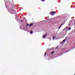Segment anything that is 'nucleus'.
Returning <instances> with one entry per match:
<instances>
[{
  "label": "nucleus",
  "mask_w": 75,
  "mask_h": 75,
  "mask_svg": "<svg viewBox=\"0 0 75 75\" xmlns=\"http://www.w3.org/2000/svg\"><path fill=\"white\" fill-rule=\"evenodd\" d=\"M8 11L10 13H11V14H13L14 13V10L12 9H8Z\"/></svg>",
  "instance_id": "f257e3e1"
},
{
  "label": "nucleus",
  "mask_w": 75,
  "mask_h": 75,
  "mask_svg": "<svg viewBox=\"0 0 75 75\" xmlns=\"http://www.w3.org/2000/svg\"><path fill=\"white\" fill-rule=\"evenodd\" d=\"M55 13V12L53 11L51 12V14L52 16H54Z\"/></svg>",
  "instance_id": "f03ea898"
},
{
  "label": "nucleus",
  "mask_w": 75,
  "mask_h": 75,
  "mask_svg": "<svg viewBox=\"0 0 75 75\" xmlns=\"http://www.w3.org/2000/svg\"><path fill=\"white\" fill-rule=\"evenodd\" d=\"M47 35V34H45V35H43L42 36V37H43V38H47V37L46 36Z\"/></svg>",
  "instance_id": "7ed1b4c3"
},
{
  "label": "nucleus",
  "mask_w": 75,
  "mask_h": 75,
  "mask_svg": "<svg viewBox=\"0 0 75 75\" xmlns=\"http://www.w3.org/2000/svg\"><path fill=\"white\" fill-rule=\"evenodd\" d=\"M67 38L66 37L65 39L63 40L62 42H64L66 41V40H67Z\"/></svg>",
  "instance_id": "20e7f679"
},
{
  "label": "nucleus",
  "mask_w": 75,
  "mask_h": 75,
  "mask_svg": "<svg viewBox=\"0 0 75 75\" xmlns=\"http://www.w3.org/2000/svg\"><path fill=\"white\" fill-rule=\"evenodd\" d=\"M67 35V32H64V33L63 34L65 36V35Z\"/></svg>",
  "instance_id": "39448f33"
},
{
  "label": "nucleus",
  "mask_w": 75,
  "mask_h": 75,
  "mask_svg": "<svg viewBox=\"0 0 75 75\" xmlns=\"http://www.w3.org/2000/svg\"><path fill=\"white\" fill-rule=\"evenodd\" d=\"M33 25V23H30V25H29V27H31V26H32Z\"/></svg>",
  "instance_id": "423d86ee"
},
{
  "label": "nucleus",
  "mask_w": 75,
  "mask_h": 75,
  "mask_svg": "<svg viewBox=\"0 0 75 75\" xmlns=\"http://www.w3.org/2000/svg\"><path fill=\"white\" fill-rule=\"evenodd\" d=\"M33 31H30V34H33Z\"/></svg>",
  "instance_id": "0eeeda50"
},
{
  "label": "nucleus",
  "mask_w": 75,
  "mask_h": 75,
  "mask_svg": "<svg viewBox=\"0 0 75 75\" xmlns=\"http://www.w3.org/2000/svg\"><path fill=\"white\" fill-rule=\"evenodd\" d=\"M71 50H68V51H67L66 52H64V53H66V52H69V51H71Z\"/></svg>",
  "instance_id": "6e6552de"
},
{
  "label": "nucleus",
  "mask_w": 75,
  "mask_h": 75,
  "mask_svg": "<svg viewBox=\"0 0 75 75\" xmlns=\"http://www.w3.org/2000/svg\"><path fill=\"white\" fill-rule=\"evenodd\" d=\"M54 52H55L53 51L51 53V54H54Z\"/></svg>",
  "instance_id": "1a4fd4ad"
},
{
  "label": "nucleus",
  "mask_w": 75,
  "mask_h": 75,
  "mask_svg": "<svg viewBox=\"0 0 75 75\" xmlns=\"http://www.w3.org/2000/svg\"><path fill=\"white\" fill-rule=\"evenodd\" d=\"M64 23H63V24H62L60 26L61 27H62V25H64Z\"/></svg>",
  "instance_id": "9d476101"
},
{
  "label": "nucleus",
  "mask_w": 75,
  "mask_h": 75,
  "mask_svg": "<svg viewBox=\"0 0 75 75\" xmlns=\"http://www.w3.org/2000/svg\"><path fill=\"white\" fill-rule=\"evenodd\" d=\"M26 25L27 26H30V25H29V24L28 23H27L26 24Z\"/></svg>",
  "instance_id": "9b49d317"
},
{
  "label": "nucleus",
  "mask_w": 75,
  "mask_h": 75,
  "mask_svg": "<svg viewBox=\"0 0 75 75\" xmlns=\"http://www.w3.org/2000/svg\"><path fill=\"white\" fill-rule=\"evenodd\" d=\"M70 23H71V21L69 22V23L68 25V26H70Z\"/></svg>",
  "instance_id": "f8f14e48"
},
{
  "label": "nucleus",
  "mask_w": 75,
  "mask_h": 75,
  "mask_svg": "<svg viewBox=\"0 0 75 75\" xmlns=\"http://www.w3.org/2000/svg\"><path fill=\"white\" fill-rule=\"evenodd\" d=\"M55 38H56V37H55L54 36L53 37V40H54L55 39Z\"/></svg>",
  "instance_id": "ddd939ff"
},
{
  "label": "nucleus",
  "mask_w": 75,
  "mask_h": 75,
  "mask_svg": "<svg viewBox=\"0 0 75 75\" xmlns=\"http://www.w3.org/2000/svg\"><path fill=\"white\" fill-rule=\"evenodd\" d=\"M41 0L42 1L44 2V1H45V0Z\"/></svg>",
  "instance_id": "4468645a"
},
{
  "label": "nucleus",
  "mask_w": 75,
  "mask_h": 75,
  "mask_svg": "<svg viewBox=\"0 0 75 75\" xmlns=\"http://www.w3.org/2000/svg\"><path fill=\"white\" fill-rule=\"evenodd\" d=\"M71 30V28H69V30Z\"/></svg>",
  "instance_id": "2eb2a0df"
},
{
  "label": "nucleus",
  "mask_w": 75,
  "mask_h": 75,
  "mask_svg": "<svg viewBox=\"0 0 75 75\" xmlns=\"http://www.w3.org/2000/svg\"><path fill=\"white\" fill-rule=\"evenodd\" d=\"M46 54H47V52H46L44 54V55L45 56L46 55Z\"/></svg>",
  "instance_id": "dca6fc26"
},
{
  "label": "nucleus",
  "mask_w": 75,
  "mask_h": 75,
  "mask_svg": "<svg viewBox=\"0 0 75 75\" xmlns=\"http://www.w3.org/2000/svg\"><path fill=\"white\" fill-rule=\"evenodd\" d=\"M61 27L60 26V27H59V29H60V28H61Z\"/></svg>",
  "instance_id": "f3484780"
},
{
  "label": "nucleus",
  "mask_w": 75,
  "mask_h": 75,
  "mask_svg": "<svg viewBox=\"0 0 75 75\" xmlns=\"http://www.w3.org/2000/svg\"><path fill=\"white\" fill-rule=\"evenodd\" d=\"M58 47H59V46H58L57 47H56V48H58Z\"/></svg>",
  "instance_id": "a211bd4d"
},
{
  "label": "nucleus",
  "mask_w": 75,
  "mask_h": 75,
  "mask_svg": "<svg viewBox=\"0 0 75 75\" xmlns=\"http://www.w3.org/2000/svg\"><path fill=\"white\" fill-rule=\"evenodd\" d=\"M66 29L67 30L68 29V27H66Z\"/></svg>",
  "instance_id": "6ab92c4d"
},
{
  "label": "nucleus",
  "mask_w": 75,
  "mask_h": 75,
  "mask_svg": "<svg viewBox=\"0 0 75 75\" xmlns=\"http://www.w3.org/2000/svg\"><path fill=\"white\" fill-rule=\"evenodd\" d=\"M64 53H63L60 56H61L62 55V54H63Z\"/></svg>",
  "instance_id": "aec40b11"
},
{
  "label": "nucleus",
  "mask_w": 75,
  "mask_h": 75,
  "mask_svg": "<svg viewBox=\"0 0 75 75\" xmlns=\"http://www.w3.org/2000/svg\"><path fill=\"white\" fill-rule=\"evenodd\" d=\"M21 22L22 23H23V22L21 21Z\"/></svg>",
  "instance_id": "412c9836"
},
{
  "label": "nucleus",
  "mask_w": 75,
  "mask_h": 75,
  "mask_svg": "<svg viewBox=\"0 0 75 75\" xmlns=\"http://www.w3.org/2000/svg\"><path fill=\"white\" fill-rule=\"evenodd\" d=\"M74 75H75V74H74Z\"/></svg>",
  "instance_id": "4be33fe9"
},
{
  "label": "nucleus",
  "mask_w": 75,
  "mask_h": 75,
  "mask_svg": "<svg viewBox=\"0 0 75 75\" xmlns=\"http://www.w3.org/2000/svg\"><path fill=\"white\" fill-rule=\"evenodd\" d=\"M74 31H75V30H74Z\"/></svg>",
  "instance_id": "5701e85b"
}]
</instances>
